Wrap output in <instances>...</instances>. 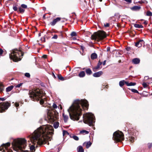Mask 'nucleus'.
Segmentation results:
<instances>
[{
	"mask_svg": "<svg viewBox=\"0 0 152 152\" xmlns=\"http://www.w3.org/2000/svg\"><path fill=\"white\" fill-rule=\"evenodd\" d=\"M53 127L51 125L41 126L35 130L30 137L31 141L36 145V146L45 144L50 138L48 136L53 134Z\"/></svg>",
	"mask_w": 152,
	"mask_h": 152,
	"instance_id": "f257e3e1",
	"label": "nucleus"
},
{
	"mask_svg": "<svg viewBox=\"0 0 152 152\" xmlns=\"http://www.w3.org/2000/svg\"><path fill=\"white\" fill-rule=\"evenodd\" d=\"M80 105L84 110L88 108L87 101L85 99L75 100L72 105L68 110L70 118L73 120H78L81 115L82 110Z\"/></svg>",
	"mask_w": 152,
	"mask_h": 152,
	"instance_id": "f03ea898",
	"label": "nucleus"
},
{
	"mask_svg": "<svg viewBox=\"0 0 152 152\" xmlns=\"http://www.w3.org/2000/svg\"><path fill=\"white\" fill-rule=\"evenodd\" d=\"M26 140L24 138H18L13 140L12 145L14 150L19 151L26 146Z\"/></svg>",
	"mask_w": 152,
	"mask_h": 152,
	"instance_id": "7ed1b4c3",
	"label": "nucleus"
},
{
	"mask_svg": "<svg viewBox=\"0 0 152 152\" xmlns=\"http://www.w3.org/2000/svg\"><path fill=\"white\" fill-rule=\"evenodd\" d=\"M28 92L30 97L33 101H39L44 96L45 93L42 90L38 88L34 89L32 91L26 90Z\"/></svg>",
	"mask_w": 152,
	"mask_h": 152,
	"instance_id": "20e7f679",
	"label": "nucleus"
},
{
	"mask_svg": "<svg viewBox=\"0 0 152 152\" xmlns=\"http://www.w3.org/2000/svg\"><path fill=\"white\" fill-rule=\"evenodd\" d=\"M23 55V53L21 50L17 49H14L12 50L10 55V57L13 61L17 62L21 60L22 57Z\"/></svg>",
	"mask_w": 152,
	"mask_h": 152,
	"instance_id": "39448f33",
	"label": "nucleus"
},
{
	"mask_svg": "<svg viewBox=\"0 0 152 152\" xmlns=\"http://www.w3.org/2000/svg\"><path fill=\"white\" fill-rule=\"evenodd\" d=\"M83 122L85 123L88 124L89 126L93 125L94 123V116L91 113H87L84 114L83 116Z\"/></svg>",
	"mask_w": 152,
	"mask_h": 152,
	"instance_id": "423d86ee",
	"label": "nucleus"
},
{
	"mask_svg": "<svg viewBox=\"0 0 152 152\" xmlns=\"http://www.w3.org/2000/svg\"><path fill=\"white\" fill-rule=\"evenodd\" d=\"M107 37L105 32L103 31H100L97 32L95 33L91 37V39L93 40H102L105 38Z\"/></svg>",
	"mask_w": 152,
	"mask_h": 152,
	"instance_id": "0eeeda50",
	"label": "nucleus"
},
{
	"mask_svg": "<svg viewBox=\"0 0 152 152\" xmlns=\"http://www.w3.org/2000/svg\"><path fill=\"white\" fill-rule=\"evenodd\" d=\"M113 138L114 140L119 142L124 140V135L122 132L116 131L113 133Z\"/></svg>",
	"mask_w": 152,
	"mask_h": 152,
	"instance_id": "6e6552de",
	"label": "nucleus"
},
{
	"mask_svg": "<svg viewBox=\"0 0 152 152\" xmlns=\"http://www.w3.org/2000/svg\"><path fill=\"white\" fill-rule=\"evenodd\" d=\"M58 113L54 111H49L47 113V118L50 122H53L58 118Z\"/></svg>",
	"mask_w": 152,
	"mask_h": 152,
	"instance_id": "1a4fd4ad",
	"label": "nucleus"
},
{
	"mask_svg": "<svg viewBox=\"0 0 152 152\" xmlns=\"http://www.w3.org/2000/svg\"><path fill=\"white\" fill-rule=\"evenodd\" d=\"M10 106V103L7 102L0 103V112L2 113L5 111Z\"/></svg>",
	"mask_w": 152,
	"mask_h": 152,
	"instance_id": "9d476101",
	"label": "nucleus"
},
{
	"mask_svg": "<svg viewBox=\"0 0 152 152\" xmlns=\"http://www.w3.org/2000/svg\"><path fill=\"white\" fill-rule=\"evenodd\" d=\"M10 143L7 142L5 144H3L0 147V149H1V148L3 149V151L4 152H12V151L9 149L8 148L10 146Z\"/></svg>",
	"mask_w": 152,
	"mask_h": 152,
	"instance_id": "9b49d317",
	"label": "nucleus"
},
{
	"mask_svg": "<svg viewBox=\"0 0 152 152\" xmlns=\"http://www.w3.org/2000/svg\"><path fill=\"white\" fill-rule=\"evenodd\" d=\"M61 18L58 17L53 20V21L50 23V24L52 26H54L56 23L60 21L61 20Z\"/></svg>",
	"mask_w": 152,
	"mask_h": 152,
	"instance_id": "f8f14e48",
	"label": "nucleus"
},
{
	"mask_svg": "<svg viewBox=\"0 0 152 152\" xmlns=\"http://www.w3.org/2000/svg\"><path fill=\"white\" fill-rule=\"evenodd\" d=\"M144 43V42L142 40H140L136 42L135 44V46L139 48L140 47L142 46Z\"/></svg>",
	"mask_w": 152,
	"mask_h": 152,
	"instance_id": "ddd939ff",
	"label": "nucleus"
},
{
	"mask_svg": "<svg viewBox=\"0 0 152 152\" xmlns=\"http://www.w3.org/2000/svg\"><path fill=\"white\" fill-rule=\"evenodd\" d=\"M103 73L102 71H99L94 73L93 75V76L95 77H99L101 76L102 74Z\"/></svg>",
	"mask_w": 152,
	"mask_h": 152,
	"instance_id": "4468645a",
	"label": "nucleus"
},
{
	"mask_svg": "<svg viewBox=\"0 0 152 152\" xmlns=\"http://www.w3.org/2000/svg\"><path fill=\"white\" fill-rule=\"evenodd\" d=\"M141 8V7L139 6H134L131 7V9L133 11H136L139 10Z\"/></svg>",
	"mask_w": 152,
	"mask_h": 152,
	"instance_id": "2eb2a0df",
	"label": "nucleus"
},
{
	"mask_svg": "<svg viewBox=\"0 0 152 152\" xmlns=\"http://www.w3.org/2000/svg\"><path fill=\"white\" fill-rule=\"evenodd\" d=\"M132 62L134 64H137L140 62V60L139 58H134L133 59Z\"/></svg>",
	"mask_w": 152,
	"mask_h": 152,
	"instance_id": "dca6fc26",
	"label": "nucleus"
},
{
	"mask_svg": "<svg viewBox=\"0 0 152 152\" xmlns=\"http://www.w3.org/2000/svg\"><path fill=\"white\" fill-rule=\"evenodd\" d=\"M102 64V62H101L100 61H99L97 66L93 68V71L94 72L96 71L97 69H99Z\"/></svg>",
	"mask_w": 152,
	"mask_h": 152,
	"instance_id": "f3484780",
	"label": "nucleus"
},
{
	"mask_svg": "<svg viewBox=\"0 0 152 152\" xmlns=\"http://www.w3.org/2000/svg\"><path fill=\"white\" fill-rule=\"evenodd\" d=\"M127 139L130 142H134V140H135V138L134 137L130 136L127 138Z\"/></svg>",
	"mask_w": 152,
	"mask_h": 152,
	"instance_id": "a211bd4d",
	"label": "nucleus"
},
{
	"mask_svg": "<svg viewBox=\"0 0 152 152\" xmlns=\"http://www.w3.org/2000/svg\"><path fill=\"white\" fill-rule=\"evenodd\" d=\"M125 83L127 86H134L136 85L135 83L130 82L129 83L128 82L126 81Z\"/></svg>",
	"mask_w": 152,
	"mask_h": 152,
	"instance_id": "6ab92c4d",
	"label": "nucleus"
},
{
	"mask_svg": "<svg viewBox=\"0 0 152 152\" xmlns=\"http://www.w3.org/2000/svg\"><path fill=\"white\" fill-rule=\"evenodd\" d=\"M63 116L64 118V122L65 123L69 119L68 116L67 115L65 114L64 113L63 114Z\"/></svg>",
	"mask_w": 152,
	"mask_h": 152,
	"instance_id": "aec40b11",
	"label": "nucleus"
},
{
	"mask_svg": "<svg viewBox=\"0 0 152 152\" xmlns=\"http://www.w3.org/2000/svg\"><path fill=\"white\" fill-rule=\"evenodd\" d=\"M134 26L137 28H143V26L140 24L137 23H135L134 24Z\"/></svg>",
	"mask_w": 152,
	"mask_h": 152,
	"instance_id": "412c9836",
	"label": "nucleus"
},
{
	"mask_svg": "<svg viewBox=\"0 0 152 152\" xmlns=\"http://www.w3.org/2000/svg\"><path fill=\"white\" fill-rule=\"evenodd\" d=\"M85 73L84 71H82L79 74V76L80 77H82L85 76Z\"/></svg>",
	"mask_w": 152,
	"mask_h": 152,
	"instance_id": "4be33fe9",
	"label": "nucleus"
},
{
	"mask_svg": "<svg viewBox=\"0 0 152 152\" xmlns=\"http://www.w3.org/2000/svg\"><path fill=\"white\" fill-rule=\"evenodd\" d=\"M86 72L87 74L88 75H90L92 73L91 70L89 68L86 69Z\"/></svg>",
	"mask_w": 152,
	"mask_h": 152,
	"instance_id": "5701e85b",
	"label": "nucleus"
},
{
	"mask_svg": "<svg viewBox=\"0 0 152 152\" xmlns=\"http://www.w3.org/2000/svg\"><path fill=\"white\" fill-rule=\"evenodd\" d=\"M14 86H9L6 88V91L7 92H8L10 91L13 88Z\"/></svg>",
	"mask_w": 152,
	"mask_h": 152,
	"instance_id": "b1692460",
	"label": "nucleus"
},
{
	"mask_svg": "<svg viewBox=\"0 0 152 152\" xmlns=\"http://www.w3.org/2000/svg\"><path fill=\"white\" fill-rule=\"evenodd\" d=\"M86 145V147L88 148L91 146V143L90 142H88L86 143H84L83 145Z\"/></svg>",
	"mask_w": 152,
	"mask_h": 152,
	"instance_id": "393cba45",
	"label": "nucleus"
},
{
	"mask_svg": "<svg viewBox=\"0 0 152 152\" xmlns=\"http://www.w3.org/2000/svg\"><path fill=\"white\" fill-rule=\"evenodd\" d=\"M97 57V55L95 53H93L91 55V58L92 59H94Z\"/></svg>",
	"mask_w": 152,
	"mask_h": 152,
	"instance_id": "a878e982",
	"label": "nucleus"
},
{
	"mask_svg": "<svg viewBox=\"0 0 152 152\" xmlns=\"http://www.w3.org/2000/svg\"><path fill=\"white\" fill-rule=\"evenodd\" d=\"M59 126V123L58 122H56L53 124V126L55 129L57 128Z\"/></svg>",
	"mask_w": 152,
	"mask_h": 152,
	"instance_id": "bb28decb",
	"label": "nucleus"
},
{
	"mask_svg": "<svg viewBox=\"0 0 152 152\" xmlns=\"http://www.w3.org/2000/svg\"><path fill=\"white\" fill-rule=\"evenodd\" d=\"M126 81H125L124 80H122L121 81L119 82V85L121 87H122L125 83V82Z\"/></svg>",
	"mask_w": 152,
	"mask_h": 152,
	"instance_id": "cd10ccee",
	"label": "nucleus"
},
{
	"mask_svg": "<svg viewBox=\"0 0 152 152\" xmlns=\"http://www.w3.org/2000/svg\"><path fill=\"white\" fill-rule=\"evenodd\" d=\"M78 152H84V150L82 146H80L78 148Z\"/></svg>",
	"mask_w": 152,
	"mask_h": 152,
	"instance_id": "c85d7f7f",
	"label": "nucleus"
},
{
	"mask_svg": "<svg viewBox=\"0 0 152 152\" xmlns=\"http://www.w3.org/2000/svg\"><path fill=\"white\" fill-rule=\"evenodd\" d=\"M80 133L82 134H88L89 133V132H88L85 130H83L81 131H80Z\"/></svg>",
	"mask_w": 152,
	"mask_h": 152,
	"instance_id": "c756f323",
	"label": "nucleus"
},
{
	"mask_svg": "<svg viewBox=\"0 0 152 152\" xmlns=\"http://www.w3.org/2000/svg\"><path fill=\"white\" fill-rule=\"evenodd\" d=\"M30 149L32 151L31 152H34L35 151V146L34 145H31L30 147Z\"/></svg>",
	"mask_w": 152,
	"mask_h": 152,
	"instance_id": "7c9ffc66",
	"label": "nucleus"
},
{
	"mask_svg": "<svg viewBox=\"0 0 152 152\" xmlns=\"http://www.w3.org/2000/svg\"><path fill=\"white\" fill-rule=\"evenodd\" d=\"M58 77L59 79L61 80H65L64 78L60 75H58Z\"/></svg>",
	"mask_w": 152,
	"mask_h": 152,
	"instance_id": "2f4dec72",
	"label": "nucleus"
},
{
	"mask_svg": "<svg viewBox=\"0 0 152 152\" xmlns=\"http://www.w3.org/2000/svg\"><path fill=\"white\" fill-rule=\"evenodd\" d=\"M19 11L21 13H23L25 11L24 10L23 8H22L21 7H20L19 8Z\"/></svg>",
	"mask_w": 152,
	"mask_h": 152,
	"instance_id": "473e14b6",
	"label": "nucleus"
},
{
	"mask_svg": "<svg viewBox=\"0 0 152 152\" xmlns=\"http://www.w3.org/2000/svg\"><path fill=\"white\" fill-rule=\"evenodd\" d=\"M146 15L148 16H152V13L150 11H148L146 13Z\"/></svg>",
	"mask_w": 152,
	"mask_h": 152,
	"instance_id": "72a5a7b5",
	"label": "nucleus"
},
{
	"mask_svg": "<svg viewBox=\"0 0 152 152\" xmlns=\"http://www.w3.org/2000/svg\"><path fill=\"white\" fill-rule=\"evenodd\" d=\"M63 136H64L65 135H68L69 133L67 131L65 130H64L63 132Z\"/></svg>",
	"mask_w": 152,
	"mask_h": 152,
	"instance_id": "f704fd0d",
	"label": "nucleus"
},
{
	"mask_svg": "<svg viewBox=\"0 0 152 152\" xmlns=\"http://www.w3.org/2000/svg\"><path fill=\"white\" fill-rule=\"evenodd\" d=\"M72 138L76 140H79V138L77 136L73 135L72 136Z\"/></svg>",
	"mask_w": 152,
	"mask_h": 152,
	"instance_id": "c9c22d12",
	"label": "nucleus"
},
{
	"mask_svg": "<svg viewBox=\"0 0 152 152\" xmlns=\"http://www.w3.org/2000/svg\"><path fill=\"white\" fill-rule=\"evenodd\" d=\"M139 2L140 4L145 3L147 4L148 3V1L146 0L141 1H140Z\"/></svg>",
	"mask_w": 152,
	"mask_h": 152,
	"instance_id": "e433bc0d",
	"label": "nucleus"
},
{
	"mask_svg": "<svg viewBox=\"0 0 152 152\" xmlns=\"http://www.w3.org/2000/svg\"><path fill=\"white\" fill-rule=\"evenodd\" d=\"M76 33L75 32H72L71 34V35L72 37L76 36Z\"/></svg>",
	"mask_w": 152,
	"mask_h": 152,
	"instance_id": "4c0bfd02",
	"label": "nucleus"
},
{
	"mask_svg": "<svg viewBox=\"0 0 152 152\" xmlns=\"http://www.w3.org/2000/svg\"><path fill=\"white\" fill-rule=\"evenodd\" d=\"M132 91L135 93H139L138 91L134 89H131Z\"/></svg>",
	"mask_w": 152,
	"mask_h": 152,
	"instance_id": "58836bf2",
	"label": "nucleus"
},
{
	"mask_svg": "<svg viewBox=\"0 0 152 152\" xmlns=\"http://www.w3.org/2000/svg\"><path fill=\"white\" fill-rule=\"evenodd\" d=\"M13 9L15 11H17L18 10L17 7L14 5H13Z\"/></svg>",
	"mask_w": 152,
	"mask_h": 152,
	"instance_id": "ea45409f",
	"label": "nucleus"
},
{
	"mask_svg": "<svg viewBox=\"0 0 152 152\" xmlns=\"http://www.w3.org/2000/svg\"><path fill=\"white\" fill-rule=\"evenodd\" d=\"M3 90V84L0 83V91H2Z\"/></svg>",
	"mask_w": 152,
	"mask_h": 152,
	"instance_id": "a19ab883",
	"label": "nucleus"
},
{
	"mask_svg": "<svg viewBox=\"0 0 152 152\" xmlns=\"http://www.w3.org/2000/svg\"><path fill=\"white\" fill-rule=\"evenodd\" d=\"M58 37V35L56 34H55L54 36L52 38V39H57Z\"/></svg>",
	"mask_w": 152,
	"mask_h": 152,
	"instance_id": "79ce46f5",
	"label": "nucleus"
},
{
	"mask_svg": "<svg viewBox=\"0 0 152 152\" xmlns=\"http://www.w3.org/2000/svg\"><path fill=\"white\" fill-rule=\"evenodd\" d=\"M23 83H20L19 84H18V85H16V86H15V87L16 88H19L21 86H22V84H23Z\"/></svg>",
	"mask_w": 152,
	"mask_h": 152,
	"instance_id": "37998d69",
	"label": "nucleus"
},
{
	"mask_svg": "<svg viewBox=\"0 0 152 152\" xmlns=\"http://www.w3.org/2000/svg\"><path fill=\"white\" fill-rule=\"evenodd\" d=\"M21 7L23 8H26L27 7V6L24 4H22L21 5Z\"/></svg>",
	"mask_w": 152,
	"mask_h": 152,
	"instance_id": "c03bdc74",
	"label": "nucleus"
},
{
	"mask_svg": "<svg viewBox=\"0 0 152 152\" xmlns=\"http://www.w3.org/2000/svg\"><path fill=\"white\" fill-rule=\"evenodd\" d=\"M142 85L143 86V87L145 88L147 87L148 86L147 83H143Z\"/></svg>",
	"mask_w": 152,
	"mask_h": 152,
	"instance_id": "a18cd8bd",
	"label": "nucleus"
},
{
	"mask_svg": "<svg viewBox=\"0 0 152 152\" xmlns=\"http://www.w3.org/2000/svg\"><path fill=\"white\" fill-rule=\"evenodd\" d=\"M25 76L29 77L30 76V75L29 73H26L25 74Z\"/></svg>",
	"mask_w": 152,
	"mask_h": 152,
	"instance_id": "49530a36",
	"label": "nucleus"
},
{
	"mask_svg": "<svg viewBox=\"0 0 152 152\" xmlns=\"http://www.w3.org/2000/svg\"><path fill=\"white\" fill-rule=\"evenodd\" d=\"M44 103V100L43 99H41L40 101V103L41 104H43Z\"/></svg>",
	"mask_w": 152,
	"mask_h": 152,
	"instance_id": "de8ad7c7",
	"label": "nucleus"
},
{
	"mask_svg": "<svg viewBox=\"0 0 152 152\" xmlns=\"http://www.w3.org/2000/svg\"><path fill=\"white\" fill-rule=\"evenodd\" d=\"M152 146V143H149L148 144V147L149 148H150Z\"/></svg>",
	"mask_w": 152,
	"mask_h": 152,
	"instance_id": "09e8293b",
	"label": "nucleus"
},
{
	"mask_svg": "<svg viewBox=\"0 0 152 152\" xmlns=\"http://www.w3.org/2000/svg\"><path fill=\"white\" fill-rule=\"evenodd\" d=\"M53 107L55 109H56L57 108V106L56 105V104L55 103H54L53 104Z\"/></svg>",
	"mask_w": 152,
	"mask_h": 152,
	"instance_id": "8fccbe9b",
	"label": "nucleus"
},
{
	"mask_svg": "<svg viewBox=\"0 0 152 152\" xmlns=\"http://www.w3.org/2000/svg\"><path fill=\"white\" fill-rule=\"evenodd\" d=\"M126 1L128 3H132V0H124Z\"/></svg>",
	"mask_w": 152,
	"mask_h": 152,
	"instance_id": "3c124183",
	"label": "nucleus"
},
{
	"mask_svg": "<svg viewBox=\"0 0 152 152\" xmlns=\"http://www.w3.org/2000/svg\"><path fill=\"white\" fill-rule=\"evenodd\" d=\"M3 50L0 48V56H1L2 54L3 53Z\"/></svg>",
	"mask_w": 152,
	"mask_h": 152,
	"instance_id": "603ef678",
	"label": "nucleus"
},
{
	"mask_svg": "<svg viewBox=\"0 0 152 152\" xmlns=\"http://www.w3.org/2000/svg\"><path fill=\"white\" fill-rule=\"evenodd\" d=\"M104 26L106 27H108L109 26V24L108 23H106L104 24Z\"/></svg>",
	"mask_w": 152,
	"mask_h": 152,
	"instance_id": "864d4df0",
	"label": "nucleus"
},
{
	"mask_svg": "<svg viewBox=\"0 0 152 152\" xmlns=\"http://www.w3.org/2000/svg\"><path fill=\"white\" fill-rule=\"evenodd\" d=\"M15 106L16 107H17L18 106H19V104L18 103H16L15 104Z\"/></svg>",
	"mask_w": 152,
	"mask_h": 152,
	"instance_id": "5fc2aeb1",
	"label": "nucleus"
},
{
	"mask_svg": "<svg viewBox=\"0 0 152 152\" xmlns=\"http://www.w3.org/2000/svg\"><path fill=\"white\" fill-rule=\"evenodd\" d=\"M41 39L42 42H45V37H43L41 38Z\"/></svg>",
	"mask_w": 152,
	"mask_h": 152,
	"instance_id": "6e6d98bb",
	"label": "nucleus"
},
{
	"mask_svg": "<svg viewBox=\"0 0 152 152\" xmlns=\"http://www.w3.org/2000/svg\"><path fill=\"white\" fill-rule=\"evenodd\" d=\"M0 100L1 101H4L5 100V99L4 98H0Z\"/></svg>",
	"mask_w": 152,
	"mask_h": 152,
	"instance_id": "4d7b16f0",
	"label": "nucleus"
},
{
	"mask_svg": "<svg viewBox=\"0 0 152 152\" xmlns=\"http://www.w3.org/2000/svg\"><path fill=\"white\" fill-rule=\"evenodd\" d=\"M106 61V60H104V61H103V63H102V64H103V65H104L105 64Z\"/></svg>",
	"mask_w": 152,
	"mask_h": 152,
	"instance_id": "13d9d810",
	"label": "nucleus"
},
{
	"mask_svg": "<svg viewBox=\"0 0 152 152\" xmlns=\"http://www.w3.org/2000/svg\"><path fill=\"white\" fill-rule=\"evenodd\" d=\"M47 56L46 55H44L42 56V57L44 58H46L47 57Z\"/></svg>",
	"mask_w": 152,
	"mask_h": 152,
	"instance_id": "bf43d9fd",
	"label": "nucleus"
},
{
	"mask_svg": "<svg viewBox=\"0 0 152 152\" xmlns=\"http://www.w3.org/2000/svg\"><path fill=\"white\" fill-rule=\"evenodd\" d=\"M73 40H75L76 39V38L75 37H74L73 38Z\"/></svg>",
	"mask_w": 152,
	"mask_h": 152,
	"instance_id": "052dcab7",
	"label": "nucleus"
},
{
	"mask_svg": "<svg viewBox=\"0 0 152 152\" xmlns=\"http://www.w3.org/2000/svg\"><path fill=\"white\" fill-rule=\"evenodd\" d=\"M110 48L109 47H107V51H109L110 50Z\"/></svg>",
	"mask_w": 152,
	"mask_h": 152,
	"instance_id": "680f3d73",
	"label": "nucleus"
},
{
	"mask_svg": "<svg viewBox=\"0 0 152 152\" xmlns=\"http://www.w3.org/2000/svg\"><path fill=\"white\" fill-rule=\"evenodd\" d=\"M38 36L39 37H40L41 36V33H39L38 34Z\"/></svg>",
	"mask_w": 152,
	"mask_h": 152,
	"instance_id": "e2e57ef3",
	"label": "nucleus"
},
{
	"mask_svg": "<svg viewBox=\"0 0 152 152\" xmlns=\"http://www.w3.org/2000/svg\"><path fill=\"white\" fill-rule=\"evenodd\" d=\"M148 77L146 76V77H145V79H148Z\"/></svg>",
	"mask_w": 152,
	"mask_h": 152,
	"instance_id": "0e129e2a",
	"label": "nucleus"
},
{
	"mask_svg": "<svg viewBox=\"0 0 152 152\" xmlns=\"http://www.w3.org/2000/svg\"><path fill=\"white\" fill-rule=\"evenodd\" d=\"M144 23L145 24H147V23L146 22H145Z\"/></svg>",
	"mask_w": 152,
	"mask_h": 152,
	"instance_id": "69168bd1",
	"label": "nucleus"
},
{
	"mask_svg": "<svg viewBox=\"0 0 152 152\" xmlns=\"http://www.w3.org/2000/svg\"><path fill=\"white\" fill-rule=\"evenodd\" d=\"M28 152L27 151H24V152Z\"/></svg>",
	"mask_w": 152,
	"mask_h": 152,
	"instance_id": "338daca9",
	"label": "nucleus"
},
{
	"mask_svg": "<svg viewBox=\"0 0 152 152\" xmlns=\"http://www.w3.org/2000/svg\"><path fill=\"white\" fill-rule=\"evenodd\" d=\"M99 1L100 2H101V1H102V0H99Z\"/></svg>",
	"mask_w": 152,
	"mask_h": 152,
	"instance_id": "774afa93",
	"label": "nucleus"
}]
</instances>
